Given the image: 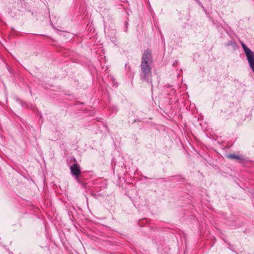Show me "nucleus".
<instances>
[{"label": "nucleus", "instance_id": "obj_1", "mask_svg": "<svg viewBox=\"0 0 254 254\" xmlns=\"http://www.w3.org/2000/svg\"><path fill=\"white\" fill-rule=\"evenodd\" d=\"M153 57L151 52L147 49L143 52L141 60L139 78L141 81L152 85V65Z\"/></svg>", "mask_w": 254, "mask_h": 254}, {"label": "nucleus", "instance_id": "obj_2", "mask_svg": "<svg viewBox=\"0 0 254 254\" xmlns=\"http://www.w3.org/2000/svg\"><path fill=\"white\" fill-rule=\"evenodd\" d=\"M241 46L245 53L250 66L254 73V52L244 43H241Z\"/></svg>", "mask_w": 254, "mask_h": 254}, {"label": "nucleus", "instance_id": "obj_3", "mask_svg": "<svg viewBox=\"0 0 254 254\" xmlns=\"http://www.w3.org/2000/svg\"><path fill=\"white\" fill-rule=\"evenodd\" d=\"M71 174L74 177L76 181L81 185H84V182L81 181V172L79 165L77 163L73 164L70 167Z\"/></svg>", "mask_w": 254, "mask_h": 254}, {"label": "nucleus", "instance_id": "obj_4", "mask_svg": "<svg viewBox=\"0 0 254 254\" xmlns=\"http://www.w3.org/2000/svg\"><path fill=\"white\" fill-rule=\"evenodd\" d=\"M228 157L230 159H236L238 160H240L242 159V157L241 156L232 154L228 155Z\"/></svg>", "mask_w": 254, "mask_h": 254}]
</instances>
